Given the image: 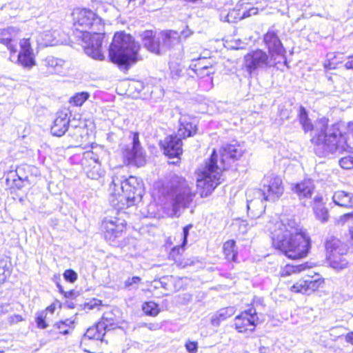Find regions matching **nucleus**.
<instances>
[{"instance_id": "1", "label": "nucleus", "mask_w": 353, "mask_h": 353, "mask_svg": "<svg viewBox=\"0 0 353 353\" xmlns=\"http://www.w3.org/2000/svg\"><path fill=\"white\" fill-rule=\"evenodd\" d=\"M268 230L274 247L292 259L305 257L310 249V239L294 219L270 222Z\"/></svg>"}, {"instance_id": "2", "label": "nucleus", "mask_w": 353, "mask_h": 353, "mask_svg": "<svg viewBox=\"0 0 353 353\" xmlns=\"http://www.w3.org/2000/svg\"><path fill=\"white\" fill-rule=\"evenodd\" d=\"M219 152L220 157L214 150L205 165L198 170L196 186L201 197L208 196L221 183L223 171L243 155V150L239 144L234 143L223 145Z\"/></svg>"}, {"instance_id": "3", "label": "nucleus", "mask_w": 353, "mask_h": 353, "mask_svg": "<svg viewBox=\"0 0 353 353\" xmlns=\"http://www.w3.org/2000/svg\"><path fill=\"white\" fill-rule=\"evenodd\" d=\"M123 169L117 170L112 176L110 186L113 205L119 208L130 207L137 201H141L143 194V183L138 178L130 176L128 178L124 174Z\"/></svg>"}, {"instance_id": "4", "label": "nucleus", "mask_w": 353, "mask_h": 353, "mask_svg": "<svg viewBox=\"0 0 353 353\" xmlns=\"http://www.w3.org/2000/svg\"><path fill=\"white\" fill-rule=\"evenodd\" d=\"M262 189H251L247 191V208L248 212L258 215L265 210L266 201H274L278 199L284 192L282 179L274 174H266L262 181Z\"/></svg>"}, {"instance_id": "5", "label": "nucleus", "mask_w": 353, "mask_h": 353, "mask_svg": "<svg viewBox=\"0 0 353 353\" xmlns=\"http://www.w3.org/2000/svg\"><path fill=\"white\" fill-rule=\"evenodd\" d=\"M192 184L179 176H174L167 190L168 203L164 204L168 216L179 217L182 211L190 207L196 195Z\"/></svg>"}, {"instance_id": "6", "label": "nucleus", "mask_w": 353, "mask_h": 353, "mask_svg": "<svg viewBox=\"0 0 353 353\" xmlns=\"http://www.w3.org/2000/svg\"><path fill=\"white\" fill-rule=\"evenodd\" d=\"M341 127L339 124L332 125L312 139L317 154L327 156L352 150V143L347 141L345 134H342Z\"/></svg>"}, {"instance_id": "7", "label": "nucleus", "mask_w": 353, "mask_h": 353, "mask_svg": "<svg viewBox=\"0 0 353 353\" xmlns=\"http://www.w3.org/2000/svg\"><path fill=\"white\" fill-rule=\"evenodd\" d=\"M139 45L133 38L123 32L115 33L109 49V57L112 62L119 65H127L138 59Z\"/></svg>"}, {"instance_id": "8", "label": "nucleus", "mask_w": 353, "mask_h": 353, "mask_svg": "<svg viewBox=\"0 0 353 353\" xmlns=\"http://www.w3.org/2000/svg\"><path fill=\"white\" fill-rule=\"evenodd\" d=\"M143 44L151 52L157 54L164 53L179 43L180 36L176 31H161L153 34L152 30L141 34Z\"/></svg>"}, {"instance_id": "9", "label": "nucleus", "mask_w": 353, "mask_h": 353, "mask_svg": "<svg viewBox=\"0 0 353 353\" xmlns=\"http://www.w3.org/2000/svg\"><path fill=\"white\" fill-rule=\"evenodd\" d=\"M74 26L83 34L103 32L104 25L101 18L92 11L87 9H78L74 12Z\"/></svg>"}, {"instance_id": "10", "label": "nucleus", "mask_w": 353, "mask_h": 353, "mask_svg": "<svg viewBox=\"0 0 353 353\" xmlns=\"http://www.w3.org/2000/svg\"><path fill=\"white\" fill-rule=\"evenodd\" d=\"M279 61L274 55L261 49L252 50L244 57L245 67L250 74L258 70L274 67Z\"/></svg>"}, {"instance_id": "11", "label": "nucleus", "mask_w": 353, "mask_h": 353, "mask_svg": "<svg viewBox=\"0 0 353 353\" xmlns=\"http://www.w3.org/2000/svg\"><path fill=\"white\" fill-rule=\"evenodd\" d=\"M261 322L256 310L251 307L241 312L234 318V326L239 333L251 334L254 331L256 326Z\"/></svg>"}, {"instance_id": "12", "label": "nucleus", "mask_w": 353, "mask_h": 353, "mask_svg": "<svg viewBox=\"0 0 353 353\" xmlns=\"http://www.w3.org/2000/svg\"><path fill=\"white\" fill-rule=\"evenodd\" d=\"M103 32L83 34V48L86 54L95 60L102 61L105 57L101 52Z\"/></svg>"}, {"instance_id": "13", "label": "nucleus", "mask_w": 353, "mask_h": 353, "mask_svg": "<svg viewBox=\"0 0 353 353\" xmlns=\"http://www.w3.org/2000/svg\"><path fill=\"white\" fill-rule=\"evenodd\" d=\"M132 146L124 150L123 157L129 164L135 165L137 167L143 166L145 163V157L140 145L139 134L132 133Z\"/></svg>"}, {"instance_id": "14", "label": "nucleus", "mask_w": 353, "mask_h": 353, "mask_svg": "<svg viewBox=\"0 0 353 353\" xmlns=\"http://www.w3.org/2000/svg\"><path fill=\"white\" fill-rule=\"evenodd\" d=\"M263 41L268 48V52L274 57H281L285 59V49L278 37V34L273 29L269 30L264 35ZM286 63V60L284 61Z\"/></svg>"}, {"instance_id": "15", "label": "nucleus", "mask_w": 353, "mask_h": 353, "mask_svg": "<svg viewBox=\"0 0 353 353\" xmlns=\"http://www.w3.org/2000/svg\"><path fill=\"white\" fill-rule=\"evenodd\" d=\"M20 48L21 50L17 55V61L23 68H31L35 65V61L29 39L21 40Z\"/></svg>"}, {"instance_id": "16", "label": "nucleus", "mask_w": 353, "mask_h": 353, "mask_svg": "<svg viewBox=\"0 0 353 353\" xmlns=\"http://www.w3.org/2000/svg\"><path fill=\"white\" fill-rule=\"evenodd\" d=\"M70 112L68 109L62 110L57 113L54 123L51 127V132L57 137H61L68 129Z\"/></svg>"}, {"instance_id": "17", "label": "nucleus", "mask_w": 353, "mask_h": 353, "mask_svg": "<svg viewBox=\"0 0 353 353\" xmlns=\"http://www.w3.org/2000/svg\"><path fill=\"white\" fill-rule=\"evenodd\" d=\"M164 154L169 157H179L182 154V141L177 136H168L161 141Z\"/></svg>"}, {"instance_id": "18", "label": "nucleus", "mask_w": 353, "mask_h": 353, "mask_svg": "<svg viewBox=\"0 0 353 353\" xmlns=\"http://www.w3.org/2000/svg\"><path fill=\"white\" fill-rule=\"evenodd\" d=\"M325 249L327 252V259L332 255L341 256L346 255L347 253V246L340 239L331 236L325 242Z\"/></svg>"}, {"instance_id": "19", "label": "nucleus", "mask_w": 353, "mask_h": 353, "mask_svg": "<svg viewBox=\"0 0 353 353\" xmlns=\"http://www.w3.org/2000/svg\"><path fill=\"white\" fill-rule=\"evenodd\" d=\"M291 190L299 199L311 198L314 190V185L311 179H304L301 182L292 183Z\"/></svg>"}, {"instance_id": "20", "label": "nucleus", "mask_w": 353, "mask_h": 353, "mask_svg": "<svg viewBox=\"0 0 353 353\" xmlns=\"http://www.w3.org/2000/svg\"><path fill=\"white\" fill-rule=\"evenodd\" d=\"M103 228L105 238L110 241H113L122 233L125 225L122 222H119V219H110L104 221Z\"/></svg>"}, {"instance_id": "21", "label": "nucleus", "mask_w": 353, "mask_h": 353, "mask_svg": "<svg viewBox=\"0 0 353 353\" xmlns=\"http://www.w3.org/2000/svg\"><path fill=\"white\" fill-rule=\"evenodd\" d=\"M335 205L350 209L353 208V194L344 190L335 191L332 195Z\"/></svg>"}, {"instance_id": "22", "label": "nucleus", "mask_w": 353, "mask_h": 353, "mask_svg": "<svg viewBox=\"0 0 353 353\" xmlns=\"http://www.w3.org/2000/svg\"><path fill=\"white\" fill-rule=\"evenodd\" d=\"M40 42L43 46H57L62 44L63 40L60 37V33L57 30H46L41 33Z\"/></svg>"}, {"instance_id": "23", "label": "nucleus", "mask_w": 353, "mask_h": 353, "mask_svg": "<svg viewBox=\"0 0 353 353\" xmlns=\"http://www.w3.org/2000/svg\"><path fill=\"white\" fill-rule=\"evenodd\" d=\"M65 61L63 59L48 56L43 60V64L48 68L50 73H57L61 72Z\"/></svg>"}, {"instance_id": "24", "label": "nucleus", "mask_w": 353, "mask_h": 353, "mask_svg": "<svg viewBox=\"0 0 353 353\" xmlns=\"http://www.w3.org/2000/svg\"><path fill=\"white\" fill-rule=\"evenodd\" d=\"M181 125L178 130V135L183 138L189 137L194 134L196 132V126L192 122H188L180 120Z\"/></svg>"}, {"instance_id": "25", "label": "nucleus", "mask_w": 353, "mask_h": 353, "mask_svg": "<svg viewBox=\"0 0 353 353\" xmlns=\"http://www.w3.org/2000/svg\"><path fill=\"white\" fill-rule=\"evenodd\" d=\"M85 170L87 176L91 179L97 180L104 175V171L101 168V163L85 165Z\"/></svg>"}, {"instance_id": "26", "label": "nucleus", "mask_w": 353, "mask_h": 353, "mask_svg": "<svg viewBox=\"0 0 353 353\" xmlns=\"http://www.w3.org/2000/svg\"><path fill=\"white\" fill-rule=\"evenodd\" d=\"M344 256L345 255L335 256L334 255H332V256H330V258L327 259L330 266L337 271L347 268L348 261Z\"/></svg>"}, {"instance_id": "27", "label": "nucleus", "mask_w": 353, "mask_h": 353, "mask_svg": "<svg viewBox=\"0 0 353 353\" xmlns=\"http://www.w3.org/2000/svg\"><path fill=\"white\" fill-rule=\"evenodd\" d=\"M190 67L194 72L200 77L208 76L214 72L212 64L203 65L201 61L195 64H191Z\"/></svg>"}, {"instance_id": "28", "label": "nucleus", "mask_w": 353, "mask_h": 353, "mask_svg": "<svg viewBox=\"0 0 353 353\" xmlns=\"http://www.w3.org/2000/svg\"><path fill=\"white\" fill-rule=\"evenodd\" d=\"M192 224H188L183 228V232L181 234L182 239H183L182 243L181 245L175 246L172 249V250L170 253V257L174 258L176 255L180 254L181 250L183 251V248L185 246V245L187 244L188 236L189 235L190 230L192 229Z\"/></svg>"}, {"instance_id": "29", "label": "nucleus", "mask_w": 353, "mask_h": 353, "mask_svg": "<svg viewBox=\"0 0 353 353\" xmlns=\"http://www.w3.org/2000/svg\"><path fill=\"white\" fill-rule=\"evenodd\" d=\"M234 314L233 307H225L221 309L211 319V322L213 325H219L220 322L225 320L227 318L231 316Z\"/></svg>"}, {"instance_id": "30", "label": "nucleus", "mask_w": 353, "mask_h": 353, "mask_svg": "<svg viewBox=\"0 0 353 353\" xmlns=\"http://www.w3.org/2000/svg\"><path fill=\"white\" fill-rule=\"evenodd\" d=\"M307 263H303L300 265H286L283 268L280 272L281 276H290L293 273H299L308 268Z\"/></svg>"}, {"instance_id": "31", "label": "nucleus", "mask_w": 353, "mask_h": 353, "mask_svg": "<svg viewBox=\"0 0 353 353\" xmlns=\"http://www.w3.org/2000/svg\"><path fill=\"white\" fill-rule=\"evenodd\" d=\"M223 253L228 261H235L237 252L235 249V241L229 240L223 244Z\"/></svg>"}, {"instance_id": "32", "label": "nucleus", "mask_w": 353, "mask_h": 353, "mask_svg": "<svg viewBox=\"0 0 353 353\" xmlns=\"http://www.w3.org/2000/svg\"><path fill=\"white\" fill-rule=\"evenodd\" d=\"M305 280L308 294L317 290L324 283V279L319 277V275H316L314 279V276H308Z\"/></svg>"}, {"instance_id": "33", "label": "nucleus", "mask_w": 353, "mask_h": 353, "mask_svg": "<svg viewBox=\"0 0 353 353\" xmlns=\"http://www.w3.org/2000/svg\"><path fill=\"white\" fill-rule=\"evenodd\" d=\"M299 122L302 125L303 130L306 132L313 130V125L307 117V113L305 108L301 107L299 113Z\"/></svg>"}, {"instance_id": "34", "label": "nucleus", "mask_w": 353, "mask_h": 353, "mask_svg": "<svg viewBox=\"0 0 353 353\" xmlns=\"http://www.w3.org/2000/svg\"><path fill=\"white\" fill-rule=\"evenodd\" d=\"M90 94L87 92L77 93L70 99V103L74 106H81L88 99Z\"/></svg>"}, {"instance_id": "35", "label": "nucleus", "mask_w": 353, "mask_h": 353, "mask_svg": "<svg viewBox=\"0 0 353 353\" xmlns=\"http://www.w3.org/2000/svg\"><path fill=\"white\" fill-rule=\"evenodd\" d=\"M10 274V263L6 258H0V283L4 282Z\"/></svg>"}, {"instance_id": "36", "label": "nucleus", "mask_w": 353, "mask_h": 353, "mask_svg": "<svg viewBox=\"0 0 353 353\" xmlns=\"http://www.w3.org/2000/svg\"><path fill=\"white\" fill-rule=\"evenodd\" d=\"M142 310L145 314L150 316H157L159 312L158 305L153 301L143 303Z\"/></svg>"}, {"instance_id": "37", "label": "nucleus", "mask_w": 353, "mask_h": 353, "mask_svg": "<svg viewBox=\"0 0 353 353\" xmlns=\"http://www.w3.org/2000/svg\"><path fill=\"white\" fill-rule=\"evenodd\" d=\"M314 211L316 218L321 222H326L329 218L327 209L322 205H316L314 208Z\"/></svg>"}, {"instance_id": "38", "label": "nucleus", "mask_w": 353, "mask_h": 353, "mask_svg": "<svg viewBox=\"0 0 353 353\" xmlns=\"http://www.w3.org/2000/svg\"><path fill=\"white\" fill-rule=\"evenodd\" d=\"M83 163L85 165H86V162L88 163V165L90 163L91 164H95V163H101L99 161V157L97 154V153L93 150L91 151H86L83 153Z\"/></svg>"}, {"instance_id": "39", "label": "nucleus", "mask_w": 353, "mask_h": 353, "mask_svg": "<svg viewBox=\"0 0 353 353\" xmlns=\"http://www.w3.org/2000/svg\"><path fill=\"white\" fill-rule=\"evenodd\" d=\"M244 19L243 17V12L241 10H230L227 15L225 17L224 20L229 23H235L238 20Z\"/></svg>"}, {"instance_id": "40", "label": "nucleus", "mask_w": 353, "mask_h": 353, "mask_svg": "<svg viewBox=\"0 0 353 353\" xmlns=\"http://www.w3.org/2000/svg\"><path fill=\"white\" fill-rule=\"evenodd\" d=\"M290 290L295 293L308 294L305 279H301L291 286Z\"/></svg>"}, {"instance_id": "41", "label": "nucleus", "mask_w": 353, "mask_h": 353, "mask_svg": "<svg viewBox=\"0 0 353 353\" xmlns=\"http://www.w3.org/2000/svg\"><path fill=\"white\" fill-rule=\"evenodd\" d=\"M339 53L330 52L327 54V60L324 63V66L327 70L335 69L339 61H335Z\"/></svg>"}, {"instance_id": "42", "label": "nucleus", "mask_w": 353, "mask_h": 353, "mask_svg": "<svg viewBox=\"0 0 353 353\" xmlns=\"http://www.w3.org/2000/svg\"><path fill=\"white\" fill-rule=\"evenodd\" d=\"M141 278L139 276H132L127 279L124 281V288L128 290L137 289Z\"/></svg>"}, {"instance_id": "43", "label": "nucleus", "mask_w": 353, "mask_h": 353, "mask_svg": "<svg viewBox=\"0 0 353 353\" xmlns=\"http://www.w3.org/2000/svg\"><path fill=\"white\" fill-rule=\"evenodd\" d=\"M0 42L7 46L11 53L10 59L13 61L12 54H15L17 52L16 43H14V41L10 38L1 39Z\"/></svg>"}, {"instance_id": "44", "label": "nucleus", "mask_w": 353, "mask_h": 353, "mask_svg": "<svg viewBox=\"0 0 353 353\" xmlns=\"http://www.w3.org/2000/svg\"><path fill=\"white\" fill-rule=\"evenodd\" d=\"M46 315V311H41L37 314L36 323L38 327L45 329L48 327V324L45 321Z\"/></svg>"}, {"instance_id": "45", "label": "nucleus", "mask_w": 353, "mask_h": 353, "mask_svg": "<svg viewBox=\"0 0 353 353\" xmlns=\"http://www.w3.org/2000/svg\"><path fill=\"white\" fill-rule=\"evenodd\" d=\"M72 323V321L66 320L65 321H60L55 324L56 328L59 332L63 334H67L69 330V324Z\"/></svg>"}, {"instance_id": "46", "label": "nucleus", "mask_w": 353, "mask_h": 353, "mask_svg": "<svg viewBox=\"0 0 353 353\" xmlns=\"http://www.w3.org/2000/svg\"><path fill=\"white\" fill-rule=\"evenodd\" d=\"M339 164L343 169H352L353 168V157L347 156L341 158L339 161Z\"/></svg>"}, {"instance_id": "47", "label": "nucleus", "mask_w": 353, "mask_h": 353, "mask_svg": "<svg viewBox=\"0 0 353 353\" xmlns=\"http://www.w3.org/2000/svg\"><path fill=\"white\" fill-rule=\"evenodd\" d=\"M64 279L70 283L74 282L77 279V273L72 270H67L63 274Z\"/></svg>"}, {"instance_id": "48", "label": "nucleus", "mask_w": 353, "mask_h": 353, "mask_svg": "<svg viewBox=\"0 0 353 353\" xmlns=\"http://www.w3.org/2000/svg\"><path fill=\"white\" fill-rule=\"evenodd\" d=\"M350 219L353 220V212L346 213L343 215L340 216L336 219V223L338 225H343L345 223H347Z\"/></svg>"}, {"instance_id": "49", "label": "nucleus", "mask_w": 353, "mask_h": 353, "mask_svg": "<svg viewBox=\"0 0 353 353\" xmlns=\"http://www.w3.org/2000/svg\"><path fill=\"white\" fill-rule=\"evenodd\" d=\"M346 128L347 131H342V134H345L347 137V141L350 142V138L353 139V122H348L346 125ZM351 143L352 144L353 143L352 141H351Z\"/></svg>"}, {"instance_id": "50", "label": "nucleus", "mask_w": 353, "mask_h": 353, "mask_svg": "<svg viewBox=\"0 0 353 353\" xmlns=\"http://www.w3.org/2000/svg\"><path fill=\"white\" fill-rule=\"evenodd\" d=\"M172 279V276H165V277H162L159 279V281H157V285H155V288H159V287H161L164 289H166L168 290V282Z\"/></svg>"}, {"instance_id": "51", "label": "nucleus", "mask_w": 353, "mask_h": 353, "mask_svg": "<svg viewBox=\"0 0 353 353\" xmlns=\"http://www.w3.org/2000/svg\"><path fill=\"white\" fill-rule=\"evenodd\" d=\"M185 347L190 353H196L198 348V343L195 341H188L185 343Z\"/></svg>"}, {"instance_id": "52", "label": "nucleus", "mask_w": 353, "mask_h": 353, "mask_svg": "<svg viewBox=\"0 0 353 353\" xmlns=\"http://www.w3.org/2000/svg\"><path fill=\"white\" fill-rule=\"evenodd\" d=\"M182 70L179 66L174 67L171 70V77L174 79H176L181 76Z\"/></svg>"}, {"instance_id": "53", "label": "nucleus", "mask_w": 353, "mask_h": 353, "mask_svg": "<svg viewBox=\"0 0 353 353\" xmlns=\"http://www.w3.org/2000/svg\"><path fill=\"white\" fill-rule=\"evenodd\" d=\"M242 12L243 17L245 19L252 15L256 14L258 12V9L256 8H250L247 10H242Z\"/></svg>"}, {"instance_id": "54", "label": "nucleus", "mask_w": 353, "mask_h": 353, "mask_svg": "<svg viewBox=\"0 0 353 353\" xmlns=\"http://www.w3.org/2000/svg\"><path fill=\"white\" fill-rule=\"evenodd\" d=\"M175 263H176V265L180 267V268H186L187 266H190V265H192L193 264V261H190V259H187L185 261H177L176 259H174Z\"/></svg>"}, {"instance_id": "55", "label": "nucleus", "mask_w": 353, "mask_h": 353, "mask_svg": "<svg viewBox=\"0 0 353 353\" xmlns=\"http://www.w3.org/2000/svg\"><path fill=\"white\" fill-rule=\"evenodd\" d=\"M192 61H196L197 63L201 61V62L203 63V65H210L212 64L211 61L210 59H207L205 57H199L197 59H192Z\"/></svg>"}, {"instance_id": "56", "label": "nucleus", "mask_w": 353, "mask_h": 353, "mask_svg": "<svg viewBox=\"0 0 353 353\" xmlns=\"http://www.w3.org/2000/svg\"><path fill=\"white\" fill-rule=\"evenodd\" d=\"M349 60L345 63V67L347 70H353V54L348 57Z\"/></svg>"}, {"instance_id": "57", "label": "nucleus", "mask_w": 353, "mask_h": 353, "mask_svg": "<svg viewBox=\"0 0 353 353\" xmlns=\"http://www.w3.org/2000/svg\"><path fill=\"white\" fill-rule=\"evenodd\" d=\"M345 341L353 345V332H350L346 334Z\"/></svg>"}, {"instance_id": "58", "label": "nucleus", "mask_w": 353, "mask_h": 353, "mask_svg": "<svg viewBox=\"0 0 353 353\" xmlns=\"http://www.w3.org/2000/svg\"><path fill=\"white\" fill-rule=\"evenodd\" d=\"M54 310H55V305L54 304H52L50 306H48L46 309L45 311H46V313H47V312H50V313H53L54 312Z\"/></svg>"}, {"instance_id": "59", "label": "nucleus", "mask_w": 353, "mask_h": 353, "mask_svg": "<svg viewBox=\"0 0 353 353\" xmlns=\"http://www.w3.org/2000/svg\"><path fill=\"white\" fill-rule=\"evenodd\" d=\"M253 304L255 303H261L262 302V300L260 298H254Z\"/></svg>"}, {"instance_id": "60", "label": "nucleus", "mask_w": 353, "mask_h": 353, "mask_svg": "<svg viewBox=\"0 0 353 353\" xmlns=\"http://www.w3.org/2000/svg\"><path fill=\"white\" fill-rule=\"evenodd\" d=\"M350 233L351 235V238L353 240V226L350 228Z\"/></svg>"}, {"instance_id": "61", "label": "nucleus", "mask_w": 353, "mask_h": 353, "mask_svg": "<svg viewBox=\"0 0 353 353\" xmlns=\"http://www.w3.org/2000/svg\"><path fill=\"white\" fill-rule=\"evenodd\" d=\"M57 288H59V292H63V288H62L61 285L59 283H57Z\"/></svg>"}, {"instance_id": "62", "label": "nucleus", "mask_w": 353, "mask_h": 353, "mask_svg": "<svg viewBox=\"0 0 353 353\" xmlns=\"http://www.w3.org/2000/svg\"><path fill=\"white\" fill-rule=\"evenodd\" d=\"M57 288H59V292H63V288H62L61 285L59 283H57Z\"/></svg>"}, {"instance_id": "63", "label": "nucleus", "mask_w": 353, "mask_h": 353, "mask_svg": "<svg viewBox=\"0 0 353 353\" xmlns=\"http://www.w3.org/2000/svg\"><path fill=\"white\" fill-rule=\"evenodd\" d=\"M321 200V198H320V197H319H319H316V198H315V201H320Z\"/></svg>"}, {"instance_id": "64", "label": "nucleus", "mask_w": 353, "mask_h": 353, "mask_svg": "<svg viewBox=\"0 0 353 353\" xmlns=\"http://www.w3.org/2000/svg\"><path fill=\"white\" fill-rule=\"evenodd\" d=\"M12 29H13L12 28H8V29L7 30V31H8V32H9V31L12 30Z\"/></svg>"}]
</instances>
